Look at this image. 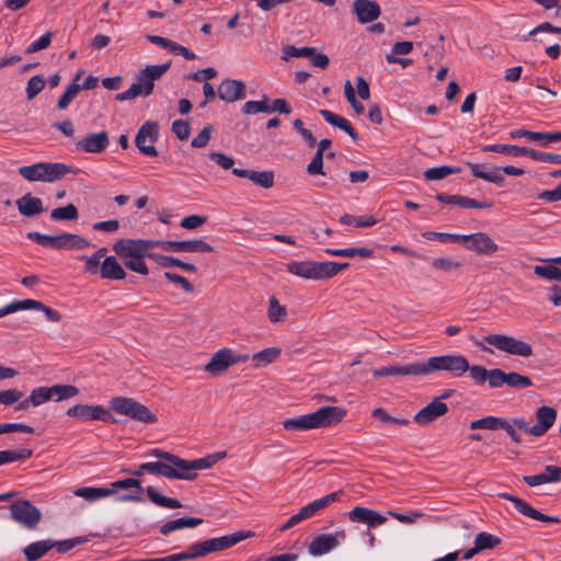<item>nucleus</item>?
Segmentation results:
<instances>
[{
    "label": "nucleus",
    "instance_id": "f257e3e1",
    "mask_svg": "<svg viewBox=\"0 0 561 561\" xmlns=\"http://www.w3.org/2000/svg\"><path fill=\"white\" fill-rule=\"evenodd\" d=\"M345 415L344 408L328 405L309 414L287 419L283 422V426L287 431L296 432L331 427L339 424Z\"/></svg>",
    "mask_w": 561,
    "mask_h": 561
},
{
    "label": "nucleus",
    "instance_id": "f03ea898",
    "mask_svg": "<svg viewBox=\"0 0 561 561\" xmlns=\"http://www.w3.org/2000/svg\"><path fill=\"white\" fill-rule=\"evenodd\" d=\"M170 62L146 66L126 91L117 93L115 99L119 102L133 100L137 96H149L154 88V81L159 80L170 68Z\"/></svg>",
    "mask_w": 561,
    "mask_h": 561
},
{
    "label": "nucleus",
    "instance_id": "7ed1b4c3",
    "mask_svg": "<svg viewBox=\"0 0 561 561\" xmlns=\"http://www.w3.org/2000/svg\"><path fill=\"white\" fill-rule=\"evenodd\" d=\"M421 376L435 371H447L455 376H462L469 368L468 359L462 355H439L420 362Z\"/></svg>",
    "mask_w": 561,
    "mask_h": 561
},
{
    "label": "nucleus",
    "instance_id": "20e7f679",
    "mask_svg": "<svg viewBox=\"0 0 561 561\" xmlns=\"http://www.w3.org/2000/svg\"><path fill=\"white\" fill-rule=\"evenodd\" d=\"M110 408L117 414L127 416L136 422L152 424L158 420L148 407L133 398L114 397L110 400Z\"/></svg>",
    "mask_w": 561,
    "mask_h": 561
},
{
    "label": "nucleus",
    "instance_id": "39448f33",
    "mask_svg": "<svg viewBox=\"0 0 561 561\" xmlns=\"http://www.w3.org/2000/svg\"><path fill=\"white\" fill-rule=\"evenodd\" d=\"M535 417L536 424L531 426L528 425L525 419L515 421V424L518 430H522L531 436H543L554 424L557 420V410L548 405L539 407L535 411Z\"/></svg>",
    "mask_w": 561,
    "mask_h": 561
},
{
    "label": "nucleus",
    "instance_id": "423d86ee",
    "mask_svg": "<svg viewBox=\"0 0 561 561\" xmlns=\"http://www.w3.org/2000/svg\"><path fill=\"white\" fill-rule=\"evenodd\" d=\"M153 240L150 239H121L113 245L114 252L122 259H144L152 254Z\"/></svg>",
    "mask_w": 561,
    "mask_h": 561
},
{
    "label": "nucleus",
    "instance_id": "0eeeda50",
    "mask_svg": "<svg viewBox=\"0 0 561 561\" xmlns=\"http://www.w3.org/2000/svg\"><path fill=\"white\" fill-rule=\"evenodd\" d=\"M484 341L497 348L501 352L508 353L511 355L530 357L533 356V347L530 344L517 340L514 336L505 334H489L484 336Z\"/></svg>",
    "mask_w": 561,
    "mask_h": 561
},
{
    "label": "nucleus",
    "instance_id": "6e6552de",
    "mask_svg": "<svg viewBox=\"0 0 561 561\" xmlns=\"http://www.w3.org/2000/svg\"><path fill=\"white\" fill-rule=\"evenodd\" d=\"M9 508L11 518L26 529H35L42 519L41 511L28 500H18Z\"/></svg>",
    "mask_w": 561,
    "mask_h": 561
},
{
    "label": "nucleus",
    "instance_id": "1a4fd4ad",
    "mask_svg": "<svg viewBox=\"0 0 561 561\" xmlns=\"http://www.w3.org/2000/svg\"><path fill=\"white\" fill-rule=\"evenodd\" d=\"M249 354H236L231 348H221L217 351L209 363L205 365V370L210 375H219L227 370L230 366L247 362Z\"/></svg>",
    "mask_w": 561,
    "mask_h": 561
},
{
    "label": "nucleus",
    "instance_id": "9d476101",
    "mask_svg": "<svg viewBox=\"0 0 561 561\" xmlns=\"http://www.w3.org/2000/svg\"><path fill=\"white\" fill-rule=\"evenodd\" d=\"M460 243L468 250L479 255H492L499 251V244L485 232L479 231L470 234H461Z\"/></svg>",
    "mask_w": 561,
    "mask_h": 561
},
{
    "label": "nucleus",
    "instance_id": "9b49d317",
    "mask_svg": "<svg viewBox=\"0 0 561 561\" xmlns=\"http://www.w3.org/2000/svg\"><path fill=\"white\" fill-rule=\"evenodd\" d=\"M159 137V125L156 122H146L137 131L135 144L139 151L149 157H157L158 151L153 144Z\"/></svg>",
    "mask_w": 561,
    "mask_h": 561
},
{
    "label": "nucleus",
    "instance_id": "f8f14e48",
    "mask_svg": "<svg viewBox=\"0 0 561 561\" xmlns=\"http://www.w3.org/2000/svg\"><path fill=\"white\" fill-rule=\"evenodd\" d=\"M290 274L312 280L325 279L324 264L318 261H290L286 264Z\"/></svg>",
    "mask_w": 561,
    "mask_h": 561
},
{
    "label": "nucleus",
    "instance_id": "ddd939ff",
    "mask_svg": "<svg viewBox=\"0 0 561 561\" xmlns=\"http://www.w3.org/2000/svg\"><path fill=\"white\" fill-rule=\"evenodd\" d=\"M67 415L82 422L103 421L115 422L108 410L102 405L77 404L67 410Z\"/></svg>",
    "mask_w": 561,
    "mask_h": 561
},
{
    "label": "nucleus",
    "instance_id": "4468645a",
    "mask_svg": "<svg viewBox=\"0 0 561 561\" xmlns=\"http://www.w3.org/2000/svg\"><path fill=\"white\" fill-rule=\"evenodd\" d=\"M346 531L339 529L333 534H321L312 539L308 551L311 556H323L335 549L341 542L345 541Z\"/></svg>",
    "mask_w": 561,
    "mask_h": 561
},
{
    "label": "nucleus",
    "instance_id": "2eb2a0df",
    "mask_svg": "<svg viewBox=\"0 0 561 561\" xmlns=\"http://www.w3.org/2000/svg\"><path fill=\"white\" fill-rule=\"evenodd\" d=\"M110 145L108 134L105 130L92 133L76 142V149L85 153H100Z\"/></svg>",
    "mask_w": 561,
    "mask_h": 561
},
{
    "label": "nucleus",
    "instance_id": "dca6fc26",
    "mask_svg": "<svg viewBox=\"0 0 561 561\" xmlns=\"http://www.w3.org/2000/svg\"><path fill=\"white\" fill-rule=\"evenodd\" d=\"M347 517L352 523L364 524L371 528L381 526L387 522L386 516L364 506H355L347 513Z\"/></svg>",
    "mask_w": 561,
    "mask_h": 561
},
{
    "label": "nucleus",
    "instance_id": "f3484780",
    "mask_svg": "<svg viewBox=\"0 0 561 561\" xmlns=\"http://www.w3.org/2000/svg\"><path fill=\"white\" fill-rule=\"evenodd\" d=\"M499 496L512 502L514 504L515 508L520 514H523L527 517H530L536 520L545 522V523H560L559 517L546 515V514L535 510L527 502H525L524 500H522L513 494L500 493Z\"/></svg>",
    "mask_w": 561,
    "mask_h": 561
},
{
    "label": "nucleus",
    "instance_id": "a211bd4d",
    "mask_svg": "<svg viewBox=\"0 0 561 561\" xmlns=\"http://www.w3.org/2000/svg\"><path fill=\"white\" fill-rule=\"evenodd\" d=\"M352 10L360 24L374 22L381 14L380 5L374 0H354Z\"/></svg>",
    "mask_w": 561,
    "mask_h": 561
},
{
    "label": "nucleus",
    "instance_id": "6ab92c4d",
    "mask_svg": "<svg viewBox=\"0 0 561 561\" xmlns=\"http://www.w3.org/2000/svg\"><path fill=\"white\" fill-rule=\"evenodd\" d=\"M254 536V533L248 530V531H238L234 534L226 535L218 538H211L206 541L207 545V551L208 553L216 552V551H222L226 550L242 540H245L248 538H252Z\"/></svg>",
    "mask_w": 561,
    "mask_h": 561
},
{
    "label": "nucleus",
    "instance_id": "aec40b11",
    "mask_svg": "<svg viewBox=\"0 0 561 561\" xmlns=\"http://www.w3.org/2000/svg\"><path fill=\"white\" fill-rule=\"evenodd\" d=\"M447 412V404L439 401V399H434L414 415V422L419 425L425 426L434 422L439 416L445 415Z\"/></svg>",
    "mask_w": 561,
    "mask_h": 561
},
{
    "label": "nucleus",
    "instance_id": "412c9836",
    "mask_svg": "<svg viewBox=\"0 0 561 561\" xmlns=\"http://www.w3.org/2000/svg\"><path fill=\"white\" fill-rule=\"evenodd\" d=\"M217 93L220 100L232 103L245 98V85L240 80L225 79L220 82Z\"/></svg>",
    "mask_w": 561,
    "mask_h": 561
},
{
    "label": "nucleus",
    "instance_id": "4be33fe9",
    "mask_svg": "<svg viewBox=\"0 0 561 561\" xmlns=\"http://www.w3.org/2000/svg\"><path fill=\"white\" fill-rule=\"evenodd\" d=\"M42 182L51 183L61 180L69 173H77L71 167L61 162H38Z\"/></svg>",
    "mask_w": 561,
    "mask_h": 561
},
{
    "label": "nucleus",
    "instance_id": "5701e85b",
    "mask_svg": "<svg viewBox=\"0 0 561 561\" xmlns=\"http://www.w3.org/2000/svg\"><path fill=\"white\" fill-rule=\"evenodd\" d=\"M232 174L238 178H244L252 181L255 185L263 188H271L274 185L273 171H254L247 169H232Z\"/></svg>",
    "mask_w": 561,
    "mask_h": 561
},
{
    "label": "nucleus",
    "instance_id": "b1692460",
    "mask_svg": "<svg viewBox=\"0 0 561 561\" xmlns=\"http://www.w3.org/2000/svg\"><path fill=\"white\" fill-rule=\"evenodd\" d=\"M19 213L24 217H34L45 211L43 202L39 197L27 193L15 201Z\"/></svg>",
    "mask_w": 561,
    "mask_h": 561
},
{
    "label": "nucleus",
    "instance_id": "393cba45",
    "mask_svg": "<svg viewBox=\"0 0 561 561\" xmlns=\"http://www.w3.org/2000/svg\"><path fill=\"white\" fill-rule=\"evenodd\" d=\"M374 377L385 376H421L420 362L409 363L407 365L386 366L373 371Z\"/></svg>",
    "mask_w": 561,
    "mask_h": 561
},
{
    "label": "nucleus",
    "instance_id": "a878e982",
    "mask_svg": "<svg viewBox=\"0 0 561 561\" xmlns=\"http://www.w3.org/2000/svg\"><path fill=\"white\" fill-rule=\"evenodd\" d=\"M467 164L476 178L482 179L489 183H494L496 185L503 184L504 176L501 174L499 167L488 168L485 164L471 162H468Z\"/></svg>",
    "mask_w": 561,
    "mask_h": 561
},
{
    "label": "nucleus",
    "instance_id": "bb28decb",
    "mask_svg": "<svg viewBox=\"0 0 561 561\" xmlns=\"http://www.w3.org/2000/svg\"><path fill=\"white\" fill-rule=\"evenodd\" d=\"M501 542V539L489 533H479L474 538V546L467 550L463 554V559L469 560L477 553L486 550L493 549Z\"/></svg>",
    "mask_w": 561,
    "mask_h": 561
},
{
    "label": "nucleus",
    "instance_id": "cd10ccee",
    "mask_svg": "<svg viewBox=\"0 0 561 561\" xmlns=\"http://www.w3.org/2000/svg\"><path fill=\"white\" fill-rule=\"evenodd\" d=\"M510 137L512 139H517L520 137H528L533 141H541L542 145H547L552 141H561V131L554 133H541V131H531L528 129H514L510 133Z\"/></svg>",
    "mask_w": 561,
    "mask_h": 561
},
{
    "label": "nucleus",
    "instance_id": "c85d7f7f",
    "mask_svg": "<svg viewBox=\"0 0 561 561\" xmlns=\"http://www.w3.org/2000/svg\"><path fill=\"white\" fill-rule=\"evenodd\" d=\"M319 113L325 119L327 123L345 131L354 141L358 140V135L356 130L346 118L329 110H320Z\"/></svg>",
    "mask_w": 561,
    "mask_h": 561
},
{
    "label": "nucleus",
    "instance_id": "c756f323",
    "mask_svg": "<svg viewBox=\"0 0 561 561\" xmlns=\"http://www.w3.org/2000/svg\"><path fill=\"white\" fill-rule=\"evenodd\" d=\"M341 491L330 493L319 500H316L308 505L300 508L299 513L301 514L304 520L312 517L317 512L328 507L333 502L337 501L341 495Z\"/></svg>",
    "mask_w": 561,
    "mask_h": 561
},
{
    "label": "nucleus",
    "instance_id": "7c9ffc66",
    "mask_svg": "<svg viewBox=\"0 0 561 561\" xmlns=\"http://www.w3.org/2000/svg\"><path fill=\"white\" fill-rule=\"evenodd\" d=\"M100 275L105 279L121 280L126 277V272L115 256H106L101 264Z\"/></svg>",
    "mask_w": 561,
    "mask_h": 561
},
{
    "label": "nucleus",
    "instance_id": "2f4dec72",
    "mask_svg": "<svg viewBox=\"0 0 561 561\" xmlns=\"http://www.w3.org/2000/svg\"><path fill=\"white\" fill-rule=\"evenodd\" d=\"M90 245L91 242L79 234L67 232L58 234L57 250H82Z\"/></svg>",
    "mask_w": 561,
    "mask_h": 561
},
{
    "label": "nucleus",
    "instance_id": "473e14b6",
    "mask_svg": "<svg viewBox=\"0 0 561 561\" xmlns=\"http://www.w3.org/2000/svg\"><path fill=\"white\" fill-rule=\"evenodd\" d=\"M213 466L214 459H211L209 456L194 460H186L182 458L180 469H182V471H184L185 474L190 477L185 478V480H194L197 477V470L208 469Z\"/></svg>",
    "mask_w": 561,
    "mask_h": 561
},
{
    "label": "nucleus",
    "instance_id": "72a5a7b5",
    "mask_svg": "<svg viewBox=\"0 0 561 561\" xmlns=\"http://www.w3.org/2000/svg\"><path fill=\"white\" fill-rule=\"evenodd\" d=\"M203 523L202 518L197 517H181L173 520H169L160 527V534L168 536L170 533L180 530L183 528H194Z\"/></svg>",
    "mask_w": 561,
    "mask_h": 561
},
{
    "label": "nucleus",
    "instance_id": "f704fd0d",
    "mask_svg": "<svg viewBox=\"0 0 561 561\" xmlns=\"http://www.w3.org/2000/svg\"><path fill=\"white\" fill-rule=\"evenodd\" d=\"M55 547L54 540H39L32 542L23 549L27 561H36Z\"/></svg>",
    "mask_w": 561,
    "mask_h": 561
},
{
    "label": "nucleus",
    "instance_id": "c9c22d12",
    "mask_svg": "<svg viewBox=\"0 0 561 561\" xmlns=\"http://www.w3.org/2000/svg\"><path fill=\"white\" fill-rule=\"evenodd\" d=\"M73 494L89 502H94L100 499L113 495L114 490H108V488L83 486L76 489Z\"/></svg>",
    "mask_w": 561,
    "mask_h": 561
},
{
    "label": "nucleus",
    "instance_id": "e433bc0d",
    "mask_svg": "<svg viewBox=\"0 0 561 561\" xmlns=\"http://www.w3.org/2000/svg\"><path fill=\"white\" fill-rule=\"evenodd\" d=\"M27 309L42 311L46 319L51 322H59L61 320V314L57 310L44 305L38 300L23 299V310Z\"/></svg>",
    "mask_w": 561,
    "mask_h": 561
},
{
    "label": "nucleus",
    "instance_id": "4c0bfd02",
    "mask_svg": "<svg viewBox=\"0 0 561 561\" xmlns=\"http://www.w3.org/2000/svg\"><path fill=\"white\" fill-rule=\"evenodd\" d=\"M482 151H484V152L493 151V152H499V153H503L506 156H513V157H519V156L528 157L529 148L518 147L516 145L497 144V145H488L482 148Z\"/></svg>",
    "mask_w": 561,
    "mask_h": 561
},
{
    "label": "nucleus",
    "instance_id": "58836bf2",
    "mask_svg": "<svg viewBox=\"0 0 561 561\" xmlns=\"http://www.w3.org/2000/svg\"><path fill=\"white\" fill-rule=\"evenodd\" d=\"M325 253L333 256L341 257H354L355 255H359L360 257L367 259L370 257L374 251L370 248L366 247H356V248H346V249H325Z\"/></svg>",
    "mask_w": 561,
    "mask_h": 561
},
{
    "label": "nucleus",
    "instance_id": "ea45409f",
    "mask_svg": "<svg viewBox=\"0 0 561 561\" xmlns=\"http://www.w3.org/2000/svg\"><path fill=\"white\" fill-rule=\"evenodd\" d=\"M280 355V350L278 347H268V348H264L257 353H255L251 359H252V363H253V366L255 368H259V367H263V366H266L271 363H273L274 360H276V358Z\"/></svg>",
    "mask_w": 561,
    "mask_h": 561
},
{
    "label": "nucleus",
    "instance_id": "a19ab883",
    "mask_svg": "<svg viewBox=\"0 0 561 561\" xmlns=\"http://www.w3.org/2000/svg\"><path fill=\"white\" fill-rule=\"evenodd\" d=\"M145 492L149 500L156 505L168 508H180L182 504L176 499L160 495L153 486H147Z\"/></svg>",
    "mask_w": 561,
    "mask_h": 561
},
{
    "label": "nucleus",
    "instance_id": "79ce46f5",
    "mask_svg": "<svg viewBox=\"0 0 561 561\" xmlns=\"http://www.w3.org/2000/svg\"><path fill=\"white\" fill-rule=\"evenodd\" d=\"M287 317V310L285 306H282L279 300L272 296L268 300L267 318L272 323L285 321Z\"/></svg>",
    "mask_w": 561,
    "mask_h": 561
},
{
    "label": "nucleus",
    "instance_id": "37998d69",
    "mask_svg": "<svg viewBox=\"0 0 561 561\" xmlns=\"http://www.w3.org/2000/svg\"><path fill=\"white\" fill-rule=\"evenodd\" d=\"M51 400L62 401L79 394V389L72 385H55L49 387Z\"/></svg>",
    "mask_w": 561,
    "mask_h": 561
},
{
    "label": "nucleus",
    "instance_id": "c03bdc74",
    "mask_svg": "<svg viewBox=\"0 0 561 561\" xmlns=\"http://www.w3.org/2000/svg\"><path fill=\"white\" fill-rule=\"evenodd\" d=\"M340 222L343 225H350L357 228H366L374 226L377 220L373 216H353L345 214L340 217Z\"/></svg>",
    "mask_w": 561,
    "mask_h": 561
},
{
    "label": "nucleus",
    "instance_id": "a18cd8bd",
    "mask_svg": "<svg viewBox=\"0 0 561 561\" xmlns=\"http://www.w3.org/2000/svg\"><path fill=\"white\" fill-rule=\"evenodd\" d=\"M33 451L27 448H23L20 450H1L0 451V466L13 462V461H20L31 458Z\"/></svg>",
    "mask_w": 561,
    "mask_h": 561
},
{
    "label": "nucleus",
    "instance_id": "49530a36",
    "mask_svg": "<svg viewBox=\"0 0 561 561\" xmlns=\"http://www.w3.org/2000/svg\"><path fill=\"white\" fill-rule=\"evenodd\" d=\"M503 417L497 416H485L479 420H474L470 423L469 427L470 430H490V431H496L500 428L501 422Z\"/></svg>",
    "mask_w": 561,
    "mask_h": 561
},
{
    "label": "nucleus",
    "instance_id": "de8ad7c7",
    "mask_svg": "<svg viewBox=\"0 0 561 561\" xmlns=\"http://www.w3.org/2000/svg\"><path fill=\"white\" fill-rule=\"evenodd\" d=\"M316 51L314 47H295L294 45H286L283 47L282 60L288 61L293 57H309Z\"/></svg>",
    "mask_w": 561,
    "mask_h": 561
},
{
    "label": "nucleus",
    "instance_id": "09e8293b",
    "mask_svg": "<svg viewBox=\"0 0 561 561\" xmlns=\"http://www.w3.org/2000/svg\"><path fill=\"white\" fill-rule=\"evenodd\" d=\"M460 172V168H451L447 165L430 168L424 172V176L428 181L442 180L450 174Z\"/></svg>",
    "mask_w": 561,
    "mask_h": 561
},
{
    "label": "nucleus",
    "instance_id": "8fccbe9b",
    "mask_svg": "<svg viewBox=\"0 0 561 561\" xmlns=\"http://www.w3.org/2000/svg\"><path fill=\"white\" fill-rule=\"evenodd\" d=\"M50 218L53 220H76L78 218V209L73 204L57 207L51 210Z\"/></svg>",
    "mask_w": 561,
    "mask_h": 561
},
{
    "label": "nucleus",
    "instance_id": "3c124183",
    "mask_svg": "<svg viewBox=\"0 0 561 561\" xmlns=\"http://www.w3.org/2000/svg\"><path fill=\"white\" fill-rule=\"evenodd\" d=\"M80 91V84L72 82L70 85L67 87L64 94L57 101V107L59 110H66L69 106V104L77 98Z\"/></svg>",
    "mask_w": 561,
    "mask_h": 561
},
{
    "label": "nucleus",
    "instance_id": "603ef678",
    "mask_svg": "<svg viewBox=\"0 0 561 561\" xmlns=\"http://www.w3.org/2000/svg\"><path fill=\"white\" fill-rule=\"evenodd\" d=\"M242 112L248 115L270 113L267 96L264 95L261 101H247L242 106Z\"/></svg>",
    "mask_w": 561,
    "mask_h": 561
},
{
    "label": "nucleus",
    "instance_id": "864d4df0",
    "mask_svg": "<svg viewBox=\"0 0 561 561\" xmlns=\"http://www.w3.org/2000/svg\"><path fill=\"white\" fill-rule=\"evenodd\" d=\"M26 237L45 248H58V236L44 234L37 231L27 232Z\"/></svg>",
    "mask_w": 561,
    "mask_h": 561
},
{
    "label": "nucleus",
    "instance_id": "5fc2aeb1",
    "mask_svg": "<svg viewBox=\"0 0 561 561\" xmlns=\"http://www.w3.org/2000/svg\"><path fill=\"white\" fill-rule=\"evenodd\" d=\"M505 383L514 389H526L533 386V381L528 376L518 373H506Z\"/></svg>",
    "mask_w": 561,
    "mask_h": 561
},
{
    "label": "nucleus",
    "instance_id": "6e6d98bb",
    "mask_svg": "<svg viewBox=\"0 0 561 561\" xmlns=\"http://www.w3.org/2000/svg\"><path fill=\"white\" fill-rule=\"evenodd\" d=\"M556 33V34H561V26H554L552 25L550 22H543L541 24H539L538 26L534 27L527 36L524 37L525 41L528 39V37H534L533 38V43L536 45V44H540L542 41L539 39V38H536V36L540 33Z\"/></svg>",
    "mask_w": 561,
    "mask_h": 561
},
{
    "label": "nucleus",
    "instance_id": "4d7b16f0",
    "mask_svg": "<svg viewBox=\"0 0 561 561\" xmlns=\"http://www.w3.org/2000/svg\"><path fill=\"white\" fill-rule=\"evenodd\" d=\"M371 414L374 417L379 419L383 423L401 426H407L410 424V420L405 417H394L390 415L383 408H376Z\"/></svg>",
    "mask_w": 561,
    "mask_h": 561
},
{
    "label": "nucleus",
    "instance_id": "13d9d810",
    "mask_svg": "<svg viewBox=\"0 0 561 561\" xmlns=\"http://www.w3.org/2000/svg\"><path fill=\"white\" fill-rule=\"evenodd\" d=\"M534 273L537 276L549 280L561 282V270L552 265H536L534 267Z\"/></svg>",
    "mask_w": 561,
    "mask_h": 561
},
{
    "label": "nucleus",
    "instance_id": "bf43d9fd",
    "mask_svg": "<svg viewBox=\"0 0 561 561\" xmlns=\"http://www.w3.org/2000/svg\"><path fill=\"white\" fill-rule=\"evenodd\" d=\"M159 476L179 480L188 478L182 469L167 461H161Z\"/></svg>",
    "mask_w": 561,
    "mask_h": 561
},
{
    "label": "nucleus",
    "instance_id": "052dcab7",
    "mask_svg": "<svg viewBox=\"0 0 561 561\" xmlns=\"http://www.w3.org/2000/svg\"><path fill=\"white\" fill-rule=\"evenodd\" d=\"M213 247L204 240L182 241V252H211Z\"/></svg>",
    "mask_w": 561,
    "mask_h": 561
},
{
    "label": "nucleus",
    "instance_id": "680f3d73",
    "mask_svg": "<svg viewBox=\"0 0 561 561\" xmlns=\"http://www.w3.org/2000/svg\"><path fill=\"white\" fill-rule=\"evenodd\" d=\"M517 420H524V419L523 417H514L511 420L502 419L500 428L504 430L514 443L520 444L523 442V439H522V436L518 434L517 426L515 424V421H517Z\"/></svg>",
    "mask_w": 561,
    "mask_h": 561
},
{
    "label": "nucleus",
    "instance_id": "e2e57ef3",
    "mask_svg": "<svg viewBox=\"0 0 561 561\" xmlns=\"http://www.w3.org/2000/svg\"><path fill=\"white\" fill-rule=\"evenodd\" d=\"M119 489H124V490L134 489V490H136L137 493L144 491L140 481L137 479H134V478L116 480V481L112 482L111 488H108V490H114V494Z\"/></svg>",
    "mask_w": 561,
    "mask_h": 561
},
{
    "label": "nucleus",
    "instance_id": "0e129e2a",
    "mask_svg": "<svg viewBox=\"0 0 561 561\" xmlns=\"http://www.w3.org/2000/svg\"><path fill=\"white\" fill-rule=\"evenodd\" d=\"M45 87V79L43 76H33L27 81L26 96L27 100L34 99Z\"/></svg>",
    "mask_w": 561,
    "mask_h": 561
},
{
    "label": "nucleus",
    "instance_id": "69168bd1",
    "mask_svg": "<svg viewBox=\"0 0 561 561\" xmlns=\"http://www.w3.org/2000/svg\"><path fill=\"white\" fill-rule=\"evenodd\" d=\"M528 157L540 162L561 164V154L549 153L529 148Z\"/></svg>",
    "mask_w": 561,
    "mask_h": 561
},
{
    "label": "nucleus",
    "instance_id": "338daca9",
    "mask_svg": "<svg viewBox=\"0 0 561 561\" xmlns=\"http://www.w3.org/2000/svg\"><path fill=\"white\" fill-rule=\"evenodd\" d=\"M49 400H51L49 387L35 388L30 394V401H32L33 407L41 405Z\"/></svg>",
    "mask_w": 561,
    "mask_h": 561
},
{
    "label": "nucleus",
    "instance_id": "774afa93",
    "mask_svg": "<svg viewBox=\"0 0 561 561\" xmlns=\"http://www.w3.org/2000/svg\"><path fill=\"white\" fill-rule=\"evenodd\" d=\"M38 169H39L38 163H34L31 165L20 167L18 172L26 181L42 182L41 171Z\"/></svg>",
    "mask_w": 561,
    "mask_h": 561
}]
</instances>
